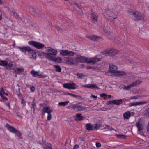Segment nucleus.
<instances>
[{
	"mask_svg": "<svg viewBox=\"0 0 149 149\" xmlns=\"http://www.w3.org/2000/svg\"><path fill=\"white\" fill-rule=\"evenodd\" d=\"M75 53L74 52L69 51L68 50H61L60 52V54L61 56H73Z\"/></svg>",
	"mask_w": 149,
	"mask_h": 149,
	"instance_id": "423d86ee",
	"label": "nucleus"
},
{
	"mask_svg": "<svg viewBox=\"0 0 149 149\" xmlns=\"http://www.w3.org/2000/svg\"><path fill=\"white\" fill-rule=\"evenodd\" d=\"M109 68L110 72L116 73L117 72V67L116 66L113 64H110L109 65Z\"/></svg>",
	"mask_w": 149,
	"mask_h": 149,
	"instance_id": "f3484780",
	"label": "nucleus"
},
{
	"mask_svg": "<svg viewBox=\"0 0 149 149\" xmlns=\"http://www.w3.org/2000/svg\"><path fill=\"white\" fill-rule=\"evenodd\" d=\"M101 126V125L98 123L94 124L92 125V130H97Z\"/></svg>",
	"mask_w": 149,
	"mask_h": 149,
	"instance_id": "5701e85b",
	"label": "nucleus"
},
{
	"mask_svg": "<svg viewBox=\"0 0 149 149\" xmlns=\"http://www.w3.org/2000/svg\"><path fill=\"white\" fill-rule=\"evenodd\" d=\"M79 139H80L81 140V141H84L85 140V139L84 138H80Z\"/></svg>",
	"mask_w": 149,
	"mask_h": 149,
	"instance_id": "69168bd1",
	"label": "nucleus"
},
{
	"mask_svg": "<svg viewBox=\"0 0 149 149\" xmlns=\"http://www.w3.org/2000/svg\"><path fill=\"white\" fill-rule=\"evenodd\" d=\"M138 105L137 102L130 103L129 104V106L130 107H132L134 106Z\"/></svg>",
	"mask_w": 149,
	"mask_h": 149,
	"instance_id": "e433bc0d",
	"label": "nucleus"
},
{
	"mask_svg": "<svg viewBox=\"0 0 149 149\" xmlns=\"http://www.w3.org/2000/svg\"><path fill=\"white\" fill-rule=\"evenodd\" d=\"M76 84L74 83H72L66 84H63V87L65 88L70 89H75Z\"/></svg>",
	"mask_w": 149,
	"mask_h": 149,
	"instance_id": "1a4fd4ad",
	"label": "nucleus"
},
{
	"mask_svg": "<svg viewBox=\"0 0 149 149\" xmlns=\"http://www.w3.org/2000/svg\"><path fill=\"white\" fill-rule=\"evenodd\" d=\"M77 78L78 79H82L85 76L84 75L81 73H77Z\"/></svg>",
	"mask_w": 149,
	"mask_h": 149,
	"instance_id": "f704fd0d",
	"label": "nucleus"
},
{
	"mask_svg": "<svg viewBox=\"0 0 149 149\" xmlns=\"http://www.w3.org/2000/svg\"><path fill=\"white\" fill-rule=\"evenodd\" d=\"M82 115L81 113L77 114L76 115L75 120L76 121H80L82 120L83 118H85V117Z\"/></svg>",
	"mask_w": 149,
	"mask_h": 149,
	"instance_id": "a211bd4d",
	"label": "nucleus"
},
{
	"mask_svg": "<svg viewBox=\"0 0 149 149\" xmlns=\"http://www.w3.org/2000/svg\"><path fill=\"white\" fill-rule=\"evenodd\" d=\"M38 73L39 72L38 71H35L34 70H32L30 72V73L32 75V76L34 77L38 76Z\"/></svg>",
	"mask_w": 149,
	"mask_h": 149,
	"instance_id": "a878e982",
	"label": "nucleus"
},
{
	"mask_svg": "<svg viewBox=\"0 0 149 149\" xmlns=\"http://www.w3.org/2000/svg\"><path fill=\"white\" fill-rule=\"evenodd\" d=\"M125 136V135H118V137L119 138H123V137Z\"/></svg>",
	"mask_w": 149,
	"mask_h": 149,
	"instance_id": "13d9d810",
	"label": "nucleus"
},
{
	"mask_svg": "<svg viewBox=\"0 0 149 149\" xmlns=\"http://www.w3.org/2000/svg\"><path fill=\"white\" fill-rule=\"evenodd\" d=\"M79 148V145L77 144L75 145L72 149H77Z\"/></svg>",
	"mask_w": 149,
	"mask_h": 149,
	"instance_id": "5fc2aeb1",
	"label": "nucleus"
},
{
	"mask_svg": "<svg viewBox=\"0 0 149 149\" xmlns=\"http://www.w3.org/2000/svg\"><path fill=\"white\" fill-rule=\"evenodd\" d=\"M111 103H113V100H110L108 102H107V105H109Z\"/></svg>",
	"mask_w": 149,
	"mask_h": 149,
	"instance_id": "09e8293b",
	"label": "nucleus"
},
{
	"mask_svg": "<svg viewBox=\"0 0 149 149\" xmlns=\"http://www.w3.org/2000/svg\"><path fill=\"white\" fill-rule=\"evenodd\" d=\"M5 93V92L3 88H1L0 89V95H3Z\"/></svg>",
	"mask_w": 149,
	"mask_h": 149,
	"instance_id": "4c0bfd02",
	"label": "nucleus"
},
{
	"mask_svg": "<svg viewBox=\"0 0 149 149\" xmlns=\"http://www.w3.org/2000/svg\"><path fill=\"white\" fill-rule=\"evenodd\" d=\"M50 60L54 62H56L59 63L61 62L62 59L60 57H58L55 58H54V57H53V59Z\"/></svg>",
	"mask_w": 149,
	"mask_h": 149,
	"instance_id": "c85d7f7f",
	"label": "nucleus"
},
{
	"mask_svg": "<svg viewBox=\"0 0 149 149\" xmlns=\"http://www.w3.org/2000/svg\"><path fill=\"white\" fill-rule=\"evenodd\" d=\"M35 99L34 98L33 100L31 103V106L32 107H31V108H32V107H35L36 106V103L35 102Z\"/></svg>",
	"mask_w": 149,
	"mask_h": 149,
	"instance_id": "58836bf2",
	"label": "nucleus"
},
{
	"mask_svg": "<svg viewBox=\"0 0 149 149\" xmlns=\"http://www.w3.org/2000/svg\"><path fill=\"white\" fill-rule=\"evenodd\" d=\"M85 110L84 107L78 104H74V110L76 111H80Z\"/></svg>",
	"mask_w": 149,
	"mask_h": 149,
	"instance_id": "9d476101",
	"label": "nucleus"
},
{
	"mask_svg": "<svg viewBox=\"0 0 149 149\" xmlns=\"http://www.w3.org/2000/svg\"><path fill=\"white\" fill-rule=\"evenodd\" d=\"M83 86L84 87H86V88H89V84H88L87 85H85Z\"/></svg>",
	"mask_w": 149,
	"mask_h": 149,
	"instance_id": "e2e57ef3",
	"label": "nucleus"
},
{
	"mask_svg": "<svg viewBox=\"0 0 149 149\" xmlns=\"http://www.w3.org/2000/svg\"><path fill=\"white\" fill-rule=\"evenodd\" d=\"M53 111L52 109H50L49 107L45 106L43 108L42 110V114L44 115L46 113H49L52 112Z\"/></svg>",
	"mask_w": 149,
	"mask_h": 149,
	"instance_id": "9b49d317",
	"label": "nucleus"
},
{
	"mask_svg": "<svg viewBox=\"0 0 149 149\" xmlns=\"http://www.w3.org/2000/svg\"><path fill=\"white\" fill-rule=\"evenodd\" d=\"M142 81L140 80H137L134 82H133L130 84L131 88L134 87H136L137 85H139Z\"/></svg>",
	"mask_w": 149,
	"mask_h": 149,
	"instance_id": "aec40b11",
	"label": "nucleus"
},
{
	"mask_svg": "<svg viewBox=\"0 0 149 149\" xmlns=\"http://www.w3.org/2000/svg\"><path fill=\"white\" fill-rule=\"evenodd\" d=\"M126 74V72L124 71H117L115 73V74L117 76H122L125 75Z\"/></svg>",
	"mask_w": 149,
	"mask_h": 149,
	"instance_id": "412c9836",
	"label": "nucleus"
},
{
	"mask_svg": "<svg viewBox=\"0 0 149 149\" xmlns=\"http://www.w3.org/2000/svg\"><path fill=\"white\" fill-rule=\"evenodd\" d=\"M100 58L96 56L94 57L88 58L80 55H77L76 58L77 61L80 62H86L88 63L94 64L100 60Z\"/></svg>",
	"mask_w": 149,
	"mask_h": 149,
	"instance_id": "f257e3e1",
	"label": "nucleus"
},
{
	"mask_svg": "<svg viewBox=\"0 0 149 149\" xmlns=\"http://www.w3.org/2000/svg\"><path fill=\"white\" fill-rule=\"evenodd\" d=\"M91 97H93L95 98H97V96H95L93 95V94H91Z\"/></svg>",
	"mask_w": 149,
	"mask_h": 149,
	"instance_id": "052dcab7",
	"label": "nucleus"
},
{
	"mask_svg": "<svg viewBox=\"0 0 149 149\" xmlns=\"http://www.w3.org/2000/svg\"><path fill=\"white\" fill-rule=\"evenodd\" d=\"M120 88H123L124 89L126 90H129L131 88L130 84L128 86H126L124 85H121L120 86Z\"/></svg>",
	"mask_w": 149,
	"mask_h": 149,
	"instance_id": "cd10ccee",
	"label": "nucleus"
},
{
	"mask_svg": "<svg viewBox=\"0 0 149 149\" xmlns=\"http://www.w3.org/2000/svg\"><path fill=\"white\" fill-rule=\"evenodd\" d=\"M146 130L147 132H149V122L147 126Z\"/></svg>",
	"mask_w": 149,
	"mask_h": 149,
	"instance_id": "4d7b16f0",
	"label": "nucleus"
},
{
	"mask_svg": "<svg viewBox=\"0 0 149 149\" xmlns=\"http://www.w3.org/2000/svg\"><path fill=\"white\" fill-rule=\"evenodd\" d=\"M8 65V62L5 60H0V65L3 66H6Z\"/></svg>",
	"mask_w": 149,
	"mask_h": 149,
	"instance_id": "b1692460",
	"label": "nucleus"
},
{
	"mask_svg": "<svg viewBox=\"0 0 149 149\" xmlns=\"http://www.w3.org/2000/svg\"><path fill=\"white\" fill-rule=\"evenodd\" d=\"M107 53L109 54V55L111 56H114L119 53V52L115 49H113L110 50L108 51Z\"/></svg>",
	"mask_w": 149,
	"mask_h": 149,
	"instance_id": "dca6fc26",
	"label": "nucleus"
},
{
	"mask_svg": "<svg viewBox=\"0 0 149 149\" xmlns=\"http://www.w3.org/2000/svg\"><path fill=\"white\" fill-rule=\"evenodd\" d=\"M86 129L88 131L92 130V125L90 123H87L86 125Z\"/></svg>",
	"mask_w": 149,
	"mask_h": 149,
	"instance_id": "7c9ffc66",
	"label": "nucleus"
},
{
	"mask_svg": "<svg viewBox=\"0 0 149 149\" xmlns=\"http://www.w3.org/2000/svg\"><path fill=\"white\" fill-rule=\"evenodd\" d=\"M2 19V15L0 14V20H1Z\"/></svg>",
	"mask_w": 149,
	"mask_h": 149,
	"instance_id": "774afa93",
	"label": "nucleus"
},
{
	"mask_svg": "<svg viewBox=\"0 0 149 149\" xmlns=\"http://www.w3.org/2000/svg\"><path fill=\"white\" fill-rule=\"evenodd\" d=\"M86 68L88 69H91L92 68L90 66L88 65V66H87Z\"/></svg>",
	"mask_w": 149,
	"mask_h": 149,
	"instance_id": "0e129e2a",
	"label": "nucleus"
},
{
	"mask_svg": "<svg viewBox=\"0 0 149 149\" xmlns=\"http://www.w3.org/2000/svg\"><path fill=\"white\" fill-rule=\"evenodd\" d=\"M86 37L88 39L91 40L93 41H95L101 39V37H100L97 36L95 35H93L91 36H88Z\"/></svg>",
	"mask_w": 149,
	"mask_h": 149,
	"instance_id": "2eb2a0df",
	"label": "nucleus"
},
{
	"mask_svg": "<svg viewBox=\"0 0 149 149\" xmlns=\"http://www.w3.org/2000/svg\"><path fill=\"white\" fill-rule=\"evenodd\" d=\"M64 61L66 63L70 65L74 64V58L70 56L65 57L63 58Z\"/></svg>",
	"mask_w": 149,
	"mask_h": 149,
	"instance_id": "6e6552de",
	"label": "nucleus"
},
{
	"mask_svg": "<svg viewBox=\"0 0 149 149\" xmlns=\"http://www.w3.org/2000/svg\"><path fill=\"white\" fill-rule=\"evenodd\" d=\"M69 102V101H66L64 102H61L58 103V104L60 106H64L67 105Z\"/></svg>",
	"mask_w": 149,
	"mask_h": 149,
	"instance_id": "473e14b6",
	"label": "nucleus"
},
{
	"mask_svg": "<svg viewBox=\"0 0 149 149\" xmlns=\"http://www.w3.org/2000/svg\"><path fill=\"white\" fill-rule=\"evenodd\" d=\"M136 125L138 128V131H142L143 129V125L141 123L138 121L137 122Z\"/></svg>",
	"mask_w": 149,
	"mask_h": 149,
	"instance_id": "6ab92c4d",
	"label": "nucleus"
},
{
	"mask_svg": "<svg viewBox=\"0 0 149 149\" xmlns=\"http://www.w3.org/2000/svg\"><path fill=\"white\" fill-rule=\"evenodd\" d=\"M148 103L147 102H137L138 105H140L142 104H144Z\"/></svg>",
	"mask_w": 149,
	"mask_h": 149,
	"instance_id": "a18cd8bd",
	"label": "nucleus"
},
{
	"mask_svg": "<svg viewBox=\"0 0 149 149\" xmlns=\"http://www.w3.org/2000/svg\"><path fill=\"white\" fill-rule=\"evenodd\" d=\"M132 19L135 20H141L144 19V15L143 14L137 11L132 13Z\"/></svg>",
	"mask_w": 149,
	"mask_h": 149,
	"instance_id": "20e7f679",
	"label": "nucleus"
},
{
	"mask_svg": "<svg viewBox=\"0 0 149 149\" xmlns=\"http://www.w3.org/2000/svg\"><path fill=\"white\" fill-rule=\"evenodd\" d=\"M94 88H95L97 89H99V88L96 85L94 84H89V88L91 89H93Z\"/></svg>",
	"mask_w": 149,
	"mask_h": 149,
	"instance_id": "72a5a7b5",
	"label": "nucleus"
},
{
	"mask_svg": "<svg viewBox=\"0 0 149 149\" xmlns=\"http://www.w3.org/2000/svg\"><path fill=\"white\" fill-rule=\"evenodd\" d=\"M5 127L8 130L12 133H15L17 130L8 124H7Z\"/></svg>",
	"mask_w": 149,
	"mask_h": 149,
	"instance_id": "4468645a",
	"label": "nucleus"
},
{
	"mask_svg": "<svg viewBox=\"0 0 149 149\" xmlns=\"http://www.w3.org/2000/svg\"><path fill=\"white\" fill-rule=\"evenodd\" d=\"M105 18L111 22H112L116 18L115 14L110 10H107L105 11L104 13Z\"/></svg>",
	"mask_w": 149,
	"mask_h": 149,
	"instance_id": "7ed1b4c3",
	"label": "nucleus"
},
{
	"mask_svg": "<svg viewBox=\"0 0 149 149\" xmlns=\"http://www.w3.org/2000/svg\"><path fill=\"white\" fill-rule=\"evenodd\" d=\"M146 111L148 114L149 115V108H148V109H147Z\"/></svg>",
	"mask_w": 149,
	"mask_h": 149,
	"instance_id": "338daca9",
	"label": "nucleus"
},
{
	"mask_svg": "<svg viewBox=\"0 0 149 149\" xmlns=\"http://www.w3.org/2000/svg\"><path fill=\"white\" fill-rule=\"evenodd\" d=\"M21 103L23 104V106L25 105L26 102L24 101L23 98H22L21 99Z\"/></svg>",
	"mask_w": 149,
	"mask_h": 149,
	"instance_id": "de8ad7c7",
	"label": "nucleus"
},
{
	"mask_svg": "<svg viewBox=\"0 0 149 149\" xmlns=\"http://www.w3.org/2000/svg\"><path fill=\"white\" fill-rule=\"evenodd\" d=\"M16 70L19 72H22L23 71V69L22 68H17Z\"/></svg>",
	"mask_w": 149,
	"mask_h": 149,
	"instance_id": "603ef678",
	"label": "nucleus"
},
{
	"mask_svg": "<svg viewBox=\"0 0 149 149\" xmlns=\"http://www.w3.org/2000/svg\"><path fill=\"white\" fill-rule=\"evenodd\" d=\"M100 96L101 97H103L105 100L107 98V95L105 93H103L100 94Z\"/></svg>",
	"mask_w": 149,
	"mask_h": 149,
	"instance_id": "c9c22d12",
	"label": "nucleus"
},
{
	"mask_svg": "<svg viewBox=\"0 0 149 149\" xmlns=\"http://www.w3.org/2000/svg\"><path fill=\"white\" fill-rule=\"evenodd\" d=\"M28 43L29 44L39 49H42L45 46L43 44L34 41H29L28 42Z\"/></svg>",
	"mask_w": 149,
	"mask_h": 149,
	"instance_id": "39448f33",
	"label": "nucleus"
},
{
	"mask_svg": "<svg viewBox=\"0 0 149 149\" xmlns=\"http://www.w3.org/2000/svg\"><path fill=\"white\" fill-rule=\"evenodd\" d=\"M47 53L42 52L43 56L49 60L53 59V56L52 55L55 56L57 53V51L49 47H46Z\"/></svg>",
	"mask_w": 149,
	"mask_h": 149,
	"instance_id": "f03ea898",
	"label": "nucleus"
},
{
	"mask_svg": "<svg viewBox=\"0 0 149 149\" xmlns=\"http://www.w3.org/2000/svg\"><path fill=\"white\" fill-rule=\"evenodd\" d=\"M124 100L128 102L129 101L128 100H127L125 99L115 100H113V104L117 105H119L122 104L123 101Z\"/></svg>",
	"mask_w": 149,
	"mask_h": 149,
	"instance_id": "f8f14e48",
	"label": "nucleus"
},
{
	"mask_svg": "<svg viewBox=\"0 0 149 149\" xmlns=\"http://www.w3.org/2000/svg\"><path fill=\"white\" fill-rule=\"evenodd\" d=\"M106 126L107 127H109L108 129H109V130H114L111 127H110L109 126V125H106Z\"/></svg>",
	"mask_w": 149,
	"mask_h": 149,
	"instance_id": "bf43d9fd",
	"label": "nucleus"
},
{
	"mask_svg": "<svg viewBox=\"0 0 149 149\" xmlns=\"http://www.w3.org/2000/svg\"><path fill=\"white\" fill-rule=\"evenodd\" d=\"M96 146L97 148L100 147L101 146L100 143L99 142L96 143Z\"/></svg>",
	"mask_w": 149,
	"mask_h": 149,
	"instance_id": "8fccbe9b",
	"label": "nucleus"
},
{
	"mask_svg": "<svg viewBox=\"0 0 149 149\" xmlns=\"http://www.w3.org/2000/svg\"><path fill=\"white\" fill-rule=\"evenodd\" d=\"M35 88L34 86H32L30 88V90L31 91L33 92L34 91Z\"/></svg>",
	"mask_w": 149,
	"mask_h": 149,
	"instance_id": "3c124183",
	"label": "nucleus"
},
{
	"mask_svg": "<svg viewBox=\"0 0 149 149\" xmlns=\"http://www.w3.org/2000/svg\"><path fill=\"white\" fill-rule=\"evenodd\" d=\"M52 117L51 114L50 113H48V115L47 116V120H50L51 119Z\"/></svg>",
	"mask_w": 149,
	"mask_h": 149,
	"instance_id": "37998d69",
	"label": "nucleus"
},
{
	"mask_svg": "<svg viewBox=\"0 0 149 149\" xmlns=\"http://www.w3.org/2000/svg\"><path fill=\"white\" fill-rule=\"evenodd\" d=\"M17 47L22 52H25V53L26 51H27L29 52L30 50H31V48L28 46H18Z\"/></svg>",
	"mask_w": 149,
	"mask_h": 149,
	"instance_id": "ddd939ff",
	"label": "nucleus"
},
{
	"mask_svg": "<svg viewBox=\"0 0 149 149\" xmlns=\"http://www.w3.org/2000/svg\"><path fill=\"white\" fill-rule=\"evenodd\" d=\"M29 53L30 54H31L32 58L33 59H35L36 58V53L33 50H32L31 49V50H30Z\"/></svg>",
	"mask_w": 149,
	"mask_h": 149,
	"instance_id": "4be33fe9",
	"label": "nucleus"
},
{
	"mask_svg": "<svg viewBox=\"0 0 149 149\" xmlns=\"http://www.w3.org/2000/svg\"><path fill=\"white\" fill-rule=\"evenodd\" d=\"M38 77L39 78H44L47 77L46 75H43L41 74H38Z\"/></svg>",
	"mask_w": 149,
	"mask_h": 149,
	"instance_id": "79ce46f5",
	"label": "nucleus"
},
{
	"mask_svg": "<svg viewBox=\"0 0 149 149\" xmlns=\"http://www.w3.org/2000/svg\"><path fill=\"white\" fill-rule=\"evenodd\" d=\"M54 67L55 68V71L58 72H61V68L58 65H54Z\"/></svg>",
	"mask_w": 149,
	"mask_h": 149,
	"instance_id": "2f4dec72",
	"label": "nucleus"
},
{
	"mask_svg": "<svg viewBox=\"0 0 149 149\" xmlns=\"http://www.w3.org/2000/svg\"><path fill=\"white\" fill-rule=\"evenodd\" d=\"M1 97H2V98L4 100H8V98L4 96L3 95H2L1 96Z\"/></svg>",
	"mask_w": 149,
	"mask_h": 149,
	"instance_id": "6e6d98bb",
	"label": "nucleus"
},
{
	"mask_svg": "<svg viewBox=\"0 0 149 149\" xmlns=\"http://www.w3.org/2000/svg\"><path fill=\"white\" fill-rule=\"evenodd\" d=\"M45 147L44 148V149H52V146L50 144L47 143H44Z\"/></svg>",
	"mask_w": 149,
	"mask_h": 149,
	"instance_id": "bb28decb",
	"label": "nucleus"
},
{
	"mask_svg": "<svg viewBox=\"0 0 149 149\" xmlns=\"http://www.w3.org/2000/svg\"><path fill=\"white\" fill-rule=\"evenodd\" d=\"M13 12L14 15V16L15 18H18L19 17L18 15L15 11H13Z\"/></svg>",
	"mask_w": 149,
	"mask_h": 149,
	"instance_id": "49530a36",
	"label": "nucleus"
},
{
	"mask_svg": "<svg viewBox=\"0 0 149 149\" xmlns=\"http://www.w3.org/2000/svg\"><path fill=\"white\" fill-rule=\"evenodd\" d=\"M5 104L9 107V109H10V104L9 103H5Z\"/></svg>",
	"mask_w": 149,
	"mask_h": 149,
	"instance_id": "680f3d73",
	"label": "nucleus"
},
{
	"mask_svg": "<svg viewBox=\"0 0 149 149\" xmlns=\"http://www.w3.org/2000/svg\"><path fill=\"white\" fill-rule=\"evenodd\" d=\"M130 111H127L124 114L123 116L125 118L127 119L130 118Z\"/></svg>",
	"mask_w": 149,
	"mask_h": 149,
	"instance_id": "c756f323",
	"label": "nucleus"
},
{
	"mask_svg": "<svg viewBox=\"0 0 149 149\" xmlns=\"http://www.w3.org/2000/svg\"><path fill=\"white\" fill-rule=\"evenodd\" d=\"M16 135L17 136L18 138L20 139H22L23 138V137L22 136V134L19 131L17 130H16L15 132V133Z\"/></svg>",
	"mask_w": 149,
	"mask_h": 149,
	"instance_id": "393cba45",
	"label": "nucleus"
},
{
	"mask_svg": "<svg viewBox=\"0 0 149 149\" xmlns=\"http://www.w3.org/2000/svg\"><path fill=\"white\" fill-rule=\"evenodd\" d=\"M91 19L92 23H96L98 20V15L95 13L92 12L91 13Z\"/></svg>",
	"mask_w": 149,
	"mask_h": 149,
	"instance_id": "0eeeda50",
	"label": "nucleus"
},
{
	"mask_svg": "<svg viewBox=\"0 0 149 149\" xmlns=\"http://www.w3.org/2000/svg\"><path fill=\"white\" fill-rule=\"evenodd\" d=\"M67 108L70 109L71 110H74V104L71 105L67 107Z\"/></svg>",
	"mask_w": 149,
	"mask_h": 149,
	"instance_id": "a19ab883",
	"label": "nucleus"
},
{
	"mask_svg": "<svg viewBox=\"0 0 149 149\" xmlns=\"http://www.w3.org/2000/svg\"><path fill=\"white\" fill-rule=\"evenodd\" d=\"M137 97L135 96H134L132 97H131L129 99H128L129 100V101L130 100V99H137Z\"/></svg>",
	"mask_w": 149,
	"mask_h": 149,
	"instance_id": "864d4df0",
	"label": "nucleus"
},
{
	"mask_svg": "<svg viewBox=\"0 0 149 149\" xmlns=\"http://www.w3.org/2000/svg\"><path fill=\"white\" fill-rule=\"evenodd\" d=\"M65 94L69 95L70 96H73V97H75V98H76L77 97V95H76L74 94L71 93H66Z\"/></svg>",
	"mask_w": 149,
	"mask_h": 149,
	"instance_id": "ea45409f",
	"label": "nucleus"
},
{
	"mask_svg": "<svg viewBox=\"0 0 149 149\" xmlns=\"http://www.w3.org/2000/svg\"><path fill=\"white\" fill-rule=\"evenodd\" d=\"M7 66L8 67V68H7L6 69H12V67L13 66V64L11 63H10L8 64V65H7Z\"/></svg>",
	"mask_w": 149,
	"mask_h": 149,
	"instance_id": "c03bdc74",
	"label": "nucleus"
}]
</instances>
